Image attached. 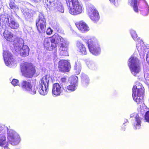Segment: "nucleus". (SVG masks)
<instances>
[{"mask_svg": "<svg viewBox=\"0 0 149 149\" xmlns=\"http://www.w3.org/2000/svg\"><path fill=\"white\" fill-rule=\"evenodd\" d=\"M7 132L8 139L10 143L13 146L18 144L20 141L19 135L13 130L8 131Z\"/></svg>", "mask_w": 149, "mask_h": 149, "instance_id": "nucleus-12", "label": "nucleus"}, {"mask_svg": "<svg viewBox=\"0 0 149 149\" xmlns=\"http://www.w3.org/2000/svg\"><path fill=\"white\" fill-rule=\"evenodd\" d=\"M77 85L74 84H70V85L68 86L65 88L69 91H74L76 89Z\"/></svg>", "mask_w": 149, "mask_h": 149, "instance_id": "nucleus-26", "label": "nucleus"}, {"mask_svg": "<svg viewBox=\"0 0 149 149\" xmlns=\"http://www.w3.org/2000/svg\"><path fill=\"white\" fill-rule=\"evenodd\" d=\"M81 77L82 83L84 86H87L89 84V80L88 76L86 74L83 73L81 74Z\"/></svg>", "mask_w": 149, "mask_h": 149, "instance_id": "nucleus-21", "label": "nucleus"}, {"mask_svg": "<svg viewBox=\"0 0 149 149\" xmlns=\"http://www.w3.org/2000/svg\"><path fill=\"white\" fill-rule=\"evenodd\" d=\"M24 15L25 16H26L27 15H28V14H27V13H26L25 12L24 13Z\"/></svg>", "mask_w": 149, "mask_h": 149, "instance_id": "nucleus-40", "label": "nucleus"}, {"mask_svg": "<svg viewBox=\"0 0 149 149\" xmlns=\"http://www.w3.org/2000/svg\"><path fill=\"white\" fill-rule=\"evenodd\" d=\"M128 64L132 73L136 76L141 70L139 60L136 57L132 55L129 59Z\"/></svg>", "mask_w": 149, "mask_h": 149, "instance_id": "nucleus-5", "label": "nucleus"}, {"mask_svg": "<svg viewBox=\"0 0 149 149\" xmlns=\"http://www.w3.org/2000/svg\"><path fill=\"white\" fill-rule=\"evenodd\" d=\"M136 84V85H135L134 86H136V89L140 90V89H142L143 90V91L144 92V88L142 86V84Z\"/></svg>", "mask_w": 149, "mask_h": 149, "instance_id": "nucleus-33", "label": "nucleus"}, {"mask_svg": "<svg viewBox=\"0 0 149 149\" xmlns=\"http://www.w3.org/2000/svg\"><path fill=\"white\" fill-rule=\"evenodd\" d=\"M74 68L76 74H79L81 72V64L78 61H75Z\"/></svg>", "mask_w": 149, "mask_h": 149, "instance_id": "nucleus-22", "label": "nucleus"}, {"mask_svg": "<svg viewBox=\"0 0 149 149\" xmlns=\"http://www.w3.org/2000/svg\"><path fill=\"white\" fill-rule=\"evenodd\" d=\"M86 5L87 12L90 18L95 22L98 21L100 18L99 14L94 6L88 3Z\"/></svg>", "mask_w": 149, "mask_h": 149, "instance_id": "nucleus-8", "label": "nucleus"}, {"mask_svg": "<svg viewBox=\"0 0 149 149\" xmlns=\"http://www.w3.org/2000/svg\"><path fill=\"white\" fill-rule=\"evenodd\" d=\"M53 30H52L50 28H48L47 29L46 31V33L48 35H50L52 33Z\"/></svg>", "mask_w": 149, "mask_h": 149, "instance_id": "nucleus-35", "label": "nucleus"}, {"mask_svg": "<svg viewBox=\"0 0 149 149\" xmlns=\"http://www.w3.org/2000/svg\"><path fill=\"white\" fill-rule=\"evenodd\" d=\"M4 18V22H6L7 25L11 29H16L19 27V24L15 22L14 19L10 17L9 21V18H8V17H5Z\"/></svg>", "mask_w": 149, "mask_h": 149, "instance_id": "nucleus-17", "label": "nucleus"}, {"mask_svg": "<svg viewBox=\"0 0 149 149\" xmlns=\"http://www.w3.org/2000/svg\"><path fill=\"white\" fill-rule=\"evenodd\" d=\"M56 35H55L52 38L45 39L44 45L45 47L47 50L51 51L57 47V42L56 40Z\"/></svg>", "mask_w": 149, "mask_h": 149, "instance_id": "nucleus-9", "label": "nucleus"}, {"mask_svg": "<svg viewBox=\"0 0 149 149\" xmlns=\"http://www.w3.org/2000/svg\"><path fill=\"white\" fill-rule=\"evenodd\" d=\"M6 137L3 135L0 134V146H3L5 143Z\"/></svg>", "mask_w": 149, "mask_h": 149, "instance_id": "nucleus-27", "label": "nucleus"}, {"mask_svg": "<svg viewBox=\"0 0 149 149\" xmlns=\"http://www.w3.org/2000/svg\"><path fill=\"white\" fill-rule=\"evenodd\" d=\"M28 16H27V17ZM26 18H27V17H26Z\"/></svg>", "mask_w": 149, "mask_h": 149, "instance_id": "nucleus-44", "label": "nucleus"}, {"mask_svg": "<svg viewBox=\"0 0 149 149\" xmlns=\"http://www.w3.org/2000/svg\"><path fill=\"white\" fill-rule=\"evenodd\" d=\"M139 112L136 115L134 113L130 115V118L134 117L135 118V122L134 124V128L135 129H139L141 126V120L143 115L145 116V119L146 122L149 123V111L146 107H140L138 109Z\"/></svg>", "mask_w": 149, "mask_h": 149, "instance_id": "nucleus-1", "label": "nucleus"}, {"mask_svg": "<svg viewBox=\"0 0 149 149\" xmlns=\"http://www.w3.org/2000/svg\"><path fill=\"white\" fill-rule=\"evenodd\" d=\"M17 43L14 44V49L16 52L19 53L21 56H26L29 55V49L28 46L24 45V41L22 38L18 39Z\"/></svg>", "mask_w": 149, "mask_h": 149, "instance_id": "nucleus-3", "label": "nucleus"}, {"mask_svg": "<svg viewBox=\"0 0 149 149\" xmlns=\"http://www.w3.org/2000/svg\"><path fill=\"white\" fill-rule=\"evenodd\" d=\"M56 8L59 12L62 13H64V8L61 4H59V5H58V6L56 7Z\"/></svg>", "mask_w": 149, "mask_h": 149, "instance_id": "nucleus-29", "label": "nucleus"}, {"mask_svg": "<svg viewBox=\"0 0 149 149\" xmlns=\"http://www.w3.org/2000/svg\"><path fill=\"white\" fill-rule=\"evenodd\" d=\"M20 86L23 90L27 91L32 95L36 93V88L34 87H32L30 82L28 80H23L21 81Z\"/></svg>", "mask_w": 149, "mask_h": 149, "instance_id": "nucleus-14", "label": "nucleus"}, {"mask_svg": "<svg viewBox=\"0 0 149 149\" xmlns=\"http://www.w3.org/2000/svg\"><path fill=\"white\" fill-rule=\"evenodd\" d=\"M88 44L89 51L92 54L95 55H97L100 54V50L99 45L92 39L88 40Z\"/></svg>", "mask_w": 149, "mask_h": 149, "instance_id": "nucleus-13", "label": "nucleus"}, {"mask_svg": "<svg viewBox=\"0 0 149 149\" xmlns=\"http://www.w3.org/2000/svg\"><path fill=\"white\" fill-rule=\"evenodd\" d=\"M137 49H138V52H141V50H140V49H139L138 48H137Z\"/></svg>", "mask_w": 149, "mask_h": 149, "instance_id": "nucleus-41", "label": "nucleus"}, {"mask_svg": "<svg viewBox=\"0 0 149 149\" xmlns=\"http://www.w3.org/2000/svg\"><path fill=\"white\" fill-rule=\"evenodd\" d=\"M52 83L51 79L49 76L45 75L43 77L40 81L39 85L38 92L42 95H46L48 91V86Z\"/></svg>", "mask_w": 149, "mask_h": 149, "instance_id": "nucleus-2", "label": "nucleus"}, {"mask_svg": "<svg viewBox=\"0 0 149 149\" xmlns=\"http://www.w3.org/2000/svg\"><path fill=\"white\" fill-rule=\"evenodd\" d=\"M145 4L146 7L142 11L141 13L144 16H146L149 13V6L146 2H145Z\"/></svg>", "mask_w": 149, "mask_h": 149, "instance_id": "nucleus-25", "label": "nucleus"}, {"mask_svg": "<svg viewBox=\"0 0 149 149\" xmlns=\"http://www.w3.org/2000/svg\"><path fill=\"white\" fill-rule=\"evenodd\" d=\"M68 80L70 84L77 85L78 78L76 76H72L69 78Z\"/></svg>", "mask_w": 149, "mask_h": 149, "instance_id": "nucleus-24", "label": "nucleus"}, {"mask_svg": "<svg viewBox=\"0 0 149 149\" xmlns=\"http://www.w3.org/2000/svg\"><path fill=\"white\" fill-rule=\"evenodd\" d=\"M130 33L132 38L135 41L137 37V34L135 31L134 30H130Z\"/></svg>", "mask_w": 149, "mask_h": 149, "instance_id": "nucleus-28", "label": "nucleus"}, {"mask_svg": "<svg viewBox=\"0 0 149 149\" xmlns=\"http://www.w3.org/2000/svg\"><path fill=\"white\" fill-rule=\"evenodd\" d=\"M2 149H10L7 146H5L2 148Z\"/></svg>", "mask_w": 149, "mask_h": 149, "instance_id": "nucleus-39", "label": "nucleus"}, {"mask_svg": "<svg viewBox=\"0 0 149 149\" xmlns=\"http://www.w3.org/2000/svg\"><path fill=\"white\" fill-rule=\"evenodd\" d=\"M146 60L149 64V51H148L146 55Z\"/></svg>", "mask_w": 149, "mask_h": 149, "instance_id": "nucleus-36", "label": "nucleus"}, {"mask_svg": "<svg viewBox=\"0 0 149 149\" xmlns=\"http://www.w3.org/2000/svg\"><path fill=\"white\" fill-rule=\"evenodd\" d=\"M67 6L70 7L71 2L72 3V8H70L69 13L72 15H76L81 13L84 10L82 5L78 0H65Z\"/></svg>", "mask_w": 149, "mask_h": 149, "instance_id": "nucleus-4", "label": "nucleus"}, {"mask_svg": "<svg viewBox=\"0 0 149 149\" xmlns=\"http://www.w3.org/2000/svg\"><path fill=\"white\" fill-rule=\"evenodd\" d=\"M111 3L116 6L118 4V0H109Z\"/></svg>", "mask_w": 149, "mask_h": 149, "instance_id": "nucleus-34", "label": "nucleus"}, {"mask_svg": "<svg viewBox=\"0 0 149 149\" xmlns=\"http://www.w3.org/2000/svg\"><path fill=\"white\" fill-rule=\"evenodd\" d=\"M21 71L25 77L31 78L35 73L36 70L32 64L25 63L21 67Z\"/></svg>", "mask_w": 149, "mask_h": 149, "instance_id": "nucleus-7", "label": "nucleus"}, {"mask_svg": "<svg viewBox=\"0 0 149 149\" xmlns=\"http://www.w3.org/2000/svg\"><path fill=\"white\" fill-rule=\"evenodd\" d=\"M77 45L78 48V51L80 54L83 55H86L87 54L86 48L81 43L78 41Z\"/></svg>", "mask_w": 149, "mask_h": 149, "instance_id": "nucleus-20", "label": "nucleus"}, {"mask_svg": "<svg viewBox=\"0 0 149 149\" xmlns=\"http://www.w3.org/2000/svg\"><path fill=\"white\" fill-rule=\"evenodd\" d=\"M61 81L63 82H65L66 81V79L65 78H63L61 79Z\"/></svg>", "mask_w": 149, "mask_h": 149, "instance_id": "nucleus-38", "label": "nucleus"}, {"mask_svg": "<svg viewBox=\"0 0 149 149\" xmlns=\"http://www.w3.org/2000/svg\"><path fill=\"white\" fill-rule=\"evenodd\" d=\"M3 56L6 64L7 66H10L14 63V59L11 54L7 50H3Z\"/></svg>", "mask_w": 149, "mask_h": 149, "instance_id": "nucleus-15", "label": "nucleus"}, {"mask_svg": "<svg viewBox=\"0 0 149 149\" xmlns=\"http://www.w3.org/2000/svg\"><path fill=\"white\" fill-rule=\"evenodd\" d=\"M75 24L78 29L82 32L87 31L89 30L88 25L84 22L76 23Z\"/></svg>", "mask_w": 149, "mask_h": 149, "instance_id": "nucleus-19", "label": "nucleus"}, {"mask_svg": "<svg viewBox=\"0 0 149 149\" xmlns=\"http://www.w3.org/2000/svg\"><path fill=\"white\" fill-rule=\"evenodd\" d=\"M136 88V86L133 87L132 96L134 100L138 104L142 102L144 92L142 89L139 90L137 89Z\"/></svg>", "mask_w": 149, "mask_h": 149, "instance_id": "nucleus-11", "label": "nucleus"}, {"mask_svg": "<svg viewBox=\"0 0 149 149\" xmlns=\"http://www.w3.org/2000/svg\"><path fill=\"white\" fill-rule=\"evenodd\" d=\"M144 77L146 80L148 81L149 83V70H147L144 74Z\"/></svg>", "mask_w": 149, "mask_h": 149, "instance_id": "nucleus-31", "label": "nucleus"}, {"mask_svg": "<svg viewBox=\"0 0 149 149\" xmlns=\"http://www.w3.org/2000/svg\"><path fill=\"white\" fill-rule=\"evenodd\" d=\"M70 68V63L68 61L61 60L59 61L58 69L59 70L68 72Z\"/></svg>", "mask_w": 149, "mask_h": 149, "instance_id": "nucleus-16", "label": "nucleus"}, {"mask_svg": "<svg viewBox=\"0 0 149 149\" xmlns=\"http://www.w3.org/2000/svg\"><path fill=\"white\" fill-rule=\"evenodd\" d=\"M56 40L57 41V45L60 42L59 44V51L61 55L63 56H67L68 55L67 50L68 43V42L64 40L61 37L56 35Z\"/></svg>", "mask_w": 149, "mask_h": 149, "instance_id": "nucleus-6", "label": "nucleus"}, {"mask_svg": "<svg viewBox=\"0 0 149 149\" xmlns=\"http://www.w3.org/2000/svg\"><path fill=\"white\" fill-rule=\"evenodd\" d=\"M142 55L143 56H144V54H143V53L142 54Z\"/></svg>", "mask_w": 149, "mask_h": 149, "instance_id": "nucleus-42", "label": "nucleus"}, {"mask_svg": "<svg viewBox=\"0 0 149 149\" xmlns=\"http://www.w3.org/2000/svg\"><path fill=\"white\" fill-rule=\"evenodd\" d=\"M19 81L18 80L13 79L11 82V84L14 86H16L18 85Z\"/></svg>", "mask_w": 149, "mask_h": 149, "instance_id": "nucleus-32", "label": "nucleus"}, {"mask_svg": "<svg viewBox=\"0 0 149 149\" xmlns=\"http://www.w3.org/2000/svg\"><path fill=\"white\" fill-rule=\"evenodd\" d=\"M126 121H127H127H128V120H127H127H126Z\"/></svg>", "mask_w": 149, "mask_h": 149, "instance_id": "nucleus-43", "label": "nucleus"}, {"mask_svg": "<svg viewBox=\"0 0 149 149\" xmlns=\"http://www.w3.org/2000/svg\"><path fill=\"white\" fill-rule=\"evenodd\" d=\"M46 22L44 16L42 14L39 15L38 18L36 21L37 30L40 33L44 32L45 30Z\"/></svg>", "mask_w": 149, "mask_h": 149, "instance_id": "nucleus-10", "label": "nucleus"}, {"mask_svg": "<svg viewBox=\"0 0 149 149\" xmlns=\"http://www.w3.org/2000/svg\"><path fill=\"white\" fill-rule=\"evenodd\" d=\"M62 92V89L60 85L58 83L53 84L52 91L53 95L58 96L60 95Z\"/></svg>", "mask_w": 149, "mask_h": 149, "instance_id": "nucleus-18", "label": "nucleus"}, {"mask_svg": "<svg viewBox=\"0 0 149 149\" xmlns=\"http://www.w3.org/2000/svg\"><path fill=\"white\" fill-rule=\"evenodd\" d=\"M88 67L90 69L94 70L95 69V63L93 62H90L88 64Z\"/></svg>", "mask_w": 149, "mask_h": 149, "instance_id": "nucleus-30", "label": "nucleus"}, {"mask_svg": "<svg viewBox=\"0 0 149 149\" xmlns=\"http://www.w3.org/2000/svg\"><path fill=\"white\" fill-rule=\"evenodd\" d=\"M8 8L15 12L19 10L18 6L13 1H10L9 3Z\"/></svg>", "mask_w": 149, "mask_h": 149, "instance_id": "nucleus-23", "label": "nucleus"}, {"mask_svg": "<svg viewBox=\"0 0 149 149\" xmlns=\"http://www.w3.org/2000/svg\"><path fill=\"white\" fill-rule=\"evenodd\" d=\"M50 6L51 7H54L55 6V5L53 2H50Z\"/></svg>", "mask_w": 149, "mask_h": 149, "instance_id": "nucleus-37", "label": "nucleus"}]
</instances>
